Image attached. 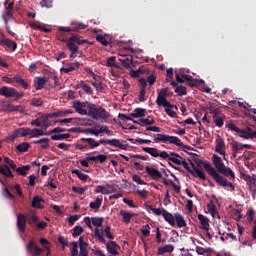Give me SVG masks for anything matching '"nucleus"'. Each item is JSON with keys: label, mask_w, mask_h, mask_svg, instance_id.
Listing matches in <instances>:
<instances>
[{"label": "nucleus", "mask_w": 256, "mask_h": 256, "mask_svg": "<svg viewBox=\"0 0 256 256\" xmlns=\"http://www.w3.org/2000/svg\"><path fill=\"white\" fill-rule=\"evenodd\" d=\"M59 41L61 43H66V47L69 49V43H71L72 45H75V43H77V45H85V43H87V40L82 39L81 36L77 35V34H73L70 38L65 39H59Z\"/></svg>", "instance_id": "11"}, {"label": "nucleus", "mask_w": 256, "mask_h": 256, "mask_svg": "<svg viewBox=\"0 0 256 256\" xmlns=\"http://www.w3.org/2000/svg\"><path fill=\"white\" fill-rule=\"evenodd\" d=\"M120 215L123 217V221L127 225H128V223H131V219H133V217L137 216V214L131 213V212H127L125 210H121L120 211Z\"/></svg>", "instance_id": "32"}, {"label": "nucleus", "mask_w": 256, "mask_h": 256, "mask_svg": "<svg viewBox=\"0 0 256 256\" xmlns=\"http://www.w3.org/2000/svg\"><path fill=\"white\" fill-rule=\"evenodd\" d=\"M83 29H87V25L83 24L81 22H71V27H63L60 26L58 28V31H61V33H79V31H83Z\"/></svg>", "instance_id": "8"}, {"label": "nucleus", "mask_w": 256, "mask_h": 256, "mask_svg": "<svg viewBox=\"0 0 256 256\" xmlns=\"http://www.w3.org/2000/svg\"><path fill=\"white\" fill-rule=\"evenodd\" d=\"M0 45L8 51H15L17 49V42L9 38H2L0 41Z\"/></svg>", "instance_id": "18"}, {"label": "nucleus", "mask_w": 256, "mask_h": 256, "mask_svg": "<svg viewBox=\"0 0 256 256\" xmlns=\"http://www.w3.org/2000/svg\"><path fill=\"white\" fill-rule=\"evenodd\" d=\"M94 236L100 241V243L106 245V249L111 256L119 255V251H121V246H119V244H117V242L115 241L107 242V240H105V237H103V232L99 231V228L95 229Z\"/></svg>", "instance_id": "5"}, {"label": "nucleus", "mask_w": 256, "mask_h": 256, "mask_svg": "<svg viewBox=\"0 0 256 256\" xmlns=\"http://www.w3.org/2000/svg\"><path fill=\"white\" fill-rule=\"evenodd\" d=\"M0 96L6 99H14V101H19L25 97V92H19L14 87L2 86L0 88Z\"/></svg>", "instance_id": "7"}, {"label": "nucleus", "mask_w": 256, "mask_h": 256, "mask_svg": "<svg viewBox=\"0 0 256 256\" xmlns=\"http://www.w3.org/2000/svg\"><path fill=\"white\" fill-rule=\"evenodd\" d=\"M79 44L75 43V44H72V43H69L68 44V49L69 51H71V54H70V59L73 60L75 59V57H77V55H79Z\"/></svg>", "instance_id": "29"}, {"label": "nucleus", "mask_w": 256, "mask_h": 256, "mask_svg": "<svg viewBox=\"0 0 256 256\" xmlns=\"http://www.w3.org/2000/svg\"><path fill=\"white\" fill-rule=\"evenodd\" d=\"M212 161L214 167H216L217 170H215V168H213V166H211V164H209L208 162L200 161V163L201 165H203L208 175H210L214 179V181H216V183L220 185V187H230L232 191H235V186L233 185V183L229 182L227 178H225L230 177L231 179H235V172H233L231 168L225 166V163H223V160H221V157L217 154H213ZM219 173H221L225 177L221 176V174Z\"/></svg>", "instance_id": "1"}, {"label": "nucleus", "mask_w": 256, "mask_h": 256, "mask_svg": "<svg viewBox=\"0 0 256 256\" xmlns=\"http://www.w3.org/2000/svg\"><path fill=\"white\" fill-rule=\"evenodd\" d=\"M154 143H170L176 145L177 147H180V149H182V151H184L185 153H187V151H193V148L191 146L185 145L177 136L157 134L154 138Z\"/></svg>", "instance_id": "3"}, {"label": "nucleus", "mask_w": 256, "mask_h": 256, "mask_svg": "<svg viewBox=\"0 0 256 256\" xmlns=\"http://www.w3.org/2000/svg\"><path fill=\"white\" fill-rule=\"evenodd\" d=\"M59 41L61 43H66V47L69 49V43H71L72 45H75V43H77V45H85V43H87V40L82 39L81 36L77 35V34H73L70 38L65 39H59Z\"/></svg>", "instance_id": "12"}, {"label": "nucleus", "mask_w": 256, "mask_h": 256, "mask_svg": "<svg viewBox=\"0 0 256 256\" xmlns=\"http://www.w3.org/2000/svg\"><path fill=\"white\" fill-rule=\"evenodd\" d=\"M198 221L200 222L201 227L202 229H204V231H209V218L205 217L203 214H199Z\"/></svg>", "instance_id": "30"}, {"label": "nucleus", "mask_w": 256, "mask_h": 256, "mask_svg": "<svg viewBox=\"0 0 256 256\" xmlns=\"http://www.w3.org/2000/svg\"><path fill=\"white\" fill-rule=\"evenodd\" d=\"M140 123H142V125H155V120L153 117L148 116L147 118H141Z\"/></svg>", "instance_id": "53"}, {"label": "nucleus", "mask_w": 256, "mask_h": 256, "mask_svg": "<svg viewBox=\"0 0 256 256\" xmlns=\"http://www.w3.org/2000/svg\"><path fill=\"white\" fill-rule=\"evenodd\" d=\"M77 87L83 89L86 92V95H93V90L91 89V86L87 85L85 81L81 80L80 82H78Z\"/></svg>", "instance_id": "35"}, {"label": "nucleus", "mask_w": 256, "mask_h": 256, "mask_svg": "<svg viewBox=\"0 0 256 256\" xmlns=\"http://www.w3.org/2000/svg\"><path fill=\"white\" fill-rule=\"evenodd\" d=\"M162 216L164 217V220L166 223L170 224L171 227H175V214H171L169 211L165 210V208H162Z\"/></svg>", "instance_id": "21"}, {"label": "nucleus", "mask_w": 256, "mask_h": 256, "mask_svg": "<svg viewBox=\"0 0 256 256\" xmlns=\"http://www.w3.org/2000/svg\"><path fill=\"white\" fill-rule=\"evenodd\" d=\"M91 85L95 87L96 91H103V82L101 81V77L97 74H93Z\"/></svg>", "instance_id": "22"}, {"label": "nucleus", "mask_w": 256, "mask_h": 256, "mask_svg": "<svg viewBox=\"0 0 256 256\" xmlns=\"http://www.w3.org/2000/svg\"><path fill=\"white\" fill-rule=\"evenodd\" d=\"M87 115L96 121H99V119H109V112H107L105 108L93 103L90 104V109Z\"/></svg>", "instance_id": "6"}, {"label": "nucleus", "mask_w": 256, "mask_h": 256, "mask_svg": "<svg viewBox=\"0 0 256 256\" xmlns=\"http://www.w3.org/2000/svg\"><path fill=\"white\" fill-rule=\"evenodd\" d=\"M29 147H31L29 142H22L16 146V149L19 151V153H27V151H29Z\"/></svg>", "instance_id": "42"}, {"label": "nucleus", "mask_w": 256, "mask_h": 256, "mask_svg": "<svg viewBox=\"0 0 256 256\" xmlns=\"http://www.w3.org/2000/svg\"><path fill=\"white\" fill-rule=\"evenodd\" d=\"M31 128H19L16 129L12 135L13 139H17V137H27L30 136Z\"/></svg>", "instance_id": "24"}, {"label": "nucleus", "mask_w": 256, "mask_h": 256, "mask_svg": "<svg viewBox=\"0 0 256 256\" xmlns=\"http://www.w3.org/2000/svg\"><path fill=\"white\" fill-rule=\"evenodd\" d=\"M231 146H232V153H239V151H242V149H244L243 144L237 141H232Z\"/></svg>", "instance_id": "47"}, {"label": "nucleus", "mask_w": 256, "mask_h": 256, "mask_svg": "<svg viewBox=\"0 0 256 256\" xmlns=\"http://www.w3.org/2000/svg\"><path fill=\"white\" fill-rule=\"evenodd\" d=\"M162 107H166L165 108V113L169 116L172 117V119H177V112H175L173 110V104H171V102H169V105H162Z\"/></svg>", "instance_id": "34"}, {"label": "nucleus", "mask_w": 256, "mask_h": 256, "mask_svg": "<svg viewBox=\"0 0 256 256\" xmlns=\"http://www.w3.org/2000/svg\"><path fill=\"white\" fill-rule=\"evenodd\" d=\"M175 223L179 229L187 227V221H185V217L181 213H175Z\"/></svg>", "instance_id": "27"}, {"label": "nucleus", "mask_w": 256, "mask_h": 256, "mask_svg": "<svg viewBox=\"0 0 256 256\" xmlns=\"http://www.w3.org/2000/svg\"><path fill=\"white\" fill-rule=\"evenodd\" d=\"M225 114L223 113H219V114H216L215 116L212 117L213 121H214V125L216 127H223V125H225Z\"/></svg>", "instance_id": "25"}, {"label": "nucleus", "mask_w": 256, "mask_h": 256, "mask_svg": "<svg viewBox=\"0 0 256 256\" xmlns=\"http://www.w3.org/2000/svg\"><path fill=\"white\" fill-rule=\"evenodd\" d=\"M1 109L5 113H13V104L4 103V104L1 105Z\"/></svg>", "instance_id": "55"}, {"label": "nucleus", "mask_w": 256, "mask_h": 256, "mask_svg": "<svg viewBox=\"0 0 256 256\" xmlns=\"http://www.w3.org/2000/svg\"><path fill=\"white\" fill-rule=\"evenodd\" d=\"M72 107L78 115H88L89 109L91 108V102H81L76 100L73 102Z\"/></svg>", "instance_id": "9"}, {"label": "nucleus", "mask_w": 256, "mask_h": 256, "mask_svg": "<svg viewBox=\"0 0 256 256\" xmlns=\"http://www.w3.org/2000/svg\"><path fill=\"white\" fill-rule=\"evenodd\" d=\"M225 140L221 138V136H217L216 138V147L215 151L216 153H219V155H225Z\"/></svg>", "instance_id": "20"}, {"label": "nucleus", "mask_w": 256, "mask_h": 256, "mask_svg": "<svg viewBox=\"0 0 256 256\" xmlns=\"http://www.w3.org/2000/svg\"><path fill=\"white\" fill-rule=\"evenodd\" d=\"M80 141H84L88 143L91 149H95L99 147V145H110V147H118V149H122L123 151H127V147L129 144L122 143L119 139H100L98 142L95 138H81Z\"/></svg>", "instance_id": "2"}, {"label": "nucleus", "mask_w": 256, "mask_h": 256, "mask_svg": "<svg viewBox=\"0 0 256 256\" xmlns=\"http://www.w3.org/2000/svg\"><path fill=\"white\" fill-rule=\"evenodd\" d=\"M26 250L28 251V253L31 256H39L41 255V253L44 252L43 249L39 248V246H37V243H35V240H30L28 242V244L26 245Z\"/></svg>", "instance_id": "13"}, {"label": "nucleus", "mask_w": 256, "mask_h": 256, "mask_svg": "<svg viewBox=\"0 0 256 256\" xmlns=\"http://www.w3.org/2000/svg\"><path fill=\"white\" fill-rule=\"evenodd\" d=\"M96 41L101 45H103L104 47H107V45H109V41H107V39H105V36L101 34L96 36Z\"/></svg>", "instance_id": "57"}, {"label": "nucleus", "mask_w": 256, "mask_h": 256, "mask_svg": "<svg viewBox=\"0 0 256 256\" xmlns=\"http://www.w3.org/2000/svg\"><path fill=\"white\" fill-rule=\"evenodd\" d=\"M81 233H83V227H81V226H75V227L73 228L72 236H73V237H79V235H81Z\"/></svg>", "instance_id": "63"}, {"label": "nucleus", "mask_w": 256, "mask_h": 256, "mask_svg": "<svg viewBox=\"0 0 256 256\" xmlns=\"http://www.w3.org/2000/svg\"><path fill=\"white\" fill-rule=\"evenodd\" d=\"M175 251V247L171 244H167L164 247H159L157 251V255H165V253H173Z\"/></svg>", "instance_id": "31"}, {"label": "nucleus", "mask_w": 256, "mask_h": 256, "mask_svg": "<svg viewBox=\"0 0 256 256\" xmlns=\"http://www.w3.org/2000/svg\"><path fill=\"white\" fill-rule=\"evenodd\" d=\"M130 117L133 119H139V117H145V109L136 108L133 113H130Z\"/></svg>", "instance_id": "38"}, {"label": "nucleus", "mask_w": 256, "mask_h": 256, "mask_svg": "<svg viewBox=\"0 0 256 256\" xmlns=\"http://www.w3.org/2000/svg\"><path fill=\"white\" fill-rule=\"evenodd\" d=\"M72 174L77 175V177H78V179H80V181H87V179H89V175L83 173L79 169L72 170Z\"/></svg>", "instance_id": "43"}, {"label": "nucleus", "mask_w": 256, "mask_h": 256, "mask_svg": "<svg viewBox=\"0 0 256 256\" xmlns=\"http://www.w3.org/2000/svg\"><path fill=\"white\" fill-rule=\"evenodd\" d=\"M3 161V158L0 157V163ZM0 173L1 175H4V177H10L13 178V172H11V168L4 164L3 166H0Z\"/></svg>", "instance_id": "28"}, {"label": "nucleus", "mask_w": 256, "mask_h": 256, "mask_svg": "<svg viewBox=\"0 0 256 256\" xmlns=\"http://www.w3.org/2000/svg\"><path fill=\"white\" fill-rule=\"evenodd\" d=\"M168 161H171L175 165H182V167H184V169H186V171H188L190 175H193V177H199V179H202L203 181H207V176H205V172L197 168L195 164H193V162H191V165L193 167V169H191L189 167V163H187V161H185L184 158L182 160H179L178 158H175V157H169Z\"/></svg>", "instance_id": "4"}, {"label": "nucleus", "mask_w": 256, "mask_h": 256, "mask_svg": "<svg viewBox=\"0 0 256 256\" xmlns=\"http://www.w3.org/2000/svg\"><path fill=\"white\" fill-rule=\"evenodd\" d=\"M208 111L210 115H212V117H215V115H219V113L221 112V109L211 105L208 107Z\"/></svg>", "instance_id": "59"}, {"label": "nucleus", "mask_w": 256, "mask_h": 256, "mask_svg": "<svg viewBox=\"0 0 256 256\" xmlns=\"http://www.w3.org/2000/svg\"><path fill=\"white\" fill-rule=\"evenodd\" d=\"M246 181L251 185H256V175L253 174L252 176H247Z\"/></svg>", "instance_id": "64"}, {"label": "nucleus", "mask_w": 256, "mask_h": 256, "mask_svg": "<svg viewBox=\"0 0 256 256\" xmlns=\"http://www.w3.org/2000/svg\"><path fill=\"white\" fill-rule=\"evenodd\" d=\"M142 151L151 155V157H159V150L153 147H143Z\"/></svg>", "instance_id": "37"}, {"label": "nucleus", "mask_w": 256, "mask_h": 256, "mask_svg": "<svg viewBox=\"0 0 256 256\" xmlns=\"http://www.w3.org/2000/svg\"><path fill=\"white\" fill-rule=\"evenodd\" d=\"M228 129L230 131H235V133L238 134V137H242V139H256V131L248 133L247 130H242L239 127H236L234 123H229Z\"/></svg>", "instance_id": "10"}, {"label": "nucleus", "mask_w": 256, "mask_h": 256, "mask_svg": "<svg viewBox=\"0 0 256 256\" xmlns=\"http://www.w3.org/2000/svg\"><path fill=\"white\" fill-rule=\"evenodd\" d=\"M4 163H6V165H9L10 168L13 169H17V164L15 162H13V160H11L9 157H4Z\"/></svg>", "instance_id": "62"}, {"label": "nucleus", "mask_w": 256, "mask_h": 256, "mask_svg": "<svg viewBox=\"0 0 256 256\" xmlns=\"http://www.w3.org/2000/svg\"><path fill=\"white\" fill-rule=\"evenodd\" d=\"M65 131H67V129L65 128H61V127H56L50 131H47L46 135H57V133H65Z\"/></svg>", "instance_id": "56"}, {"label": "nucleus", "mask_w": 256, "mask_h": 256, "mask_svg": "<svg viewBox=\"0 0 256 256\" xmlns=\"http://www.w3.org/2000/svg\"><path fill=\"white\" fill-rule=\"evenodd\" d=\"M40 5L41 7H46V9H51L53 7V0H41Z\"/></svg>", "instance_id": "61"}, {"label": "nucleus", "mask_w": 256, "mask_h": 256, "mask_svg": "<svg viewBox=\"0 0 256 256\" xmlns=\"http://www.w3.org/2000/svg\"><path fill=\"white\" fill-rule=\"evenodd\" d=\"M17 228L20 233H25L27 228V214L19 213L17 215Z\"/></svg>", "instance_id": "15"}, {"label": "nucleus", "mask_w": 256, "mask_h": 256, "mask_svg": "<svg viewBox=\"0 0 256 256\" xmlns=\"http://www.w3.org/2000/svg\"><path fill=\"white\" fill-rule=\"evenodd\" d=\"M175 93H177L179 97H182V95H187V88L182 85L176 86Z\"/></svg>", "instance_id": "51"}, {"label": "nucleus", "mask_w": 256, "mask_h": 256, "mask_svg": "<svg viewBox=\"0 0 256 256\" xmlns=\"http://www.w3.org/2000/svg\"><path fill=\"white\" fill-rule=\"evenodd\" d=\"M31 169V166L29 165H25V166H21V167H16V169H14V171H16V173H18V175H27V171H29Z\"/></svg>", "instance_id": "46"}, {"label": "nucleus", "mask_w": 256, "mask_h": 256, "mask_svg": "<svg viewBox=\"0 0 256 256\" xmlns=\"http://www.w3.org/2000/svg\"><path fill=\"white\" fill-rule=\"evenodd\" d=\"M43 135H47V132H44L41 129L38 128H34V129H30V139H33L35 137H43Z\"/></svg>", "instance_id": "36"}, {"label": "nucleus", "mask_w": 256, "mask_h": 256, "mask_svg": "<svg viewBox=\"0 0 256 256\" xmlns=\"http://www.w3.org/2000/svg\"><path fill=\"white\" fill-rule=\"evenodd\" d=\"M95 193H101L102 195H109V190L107 189V186L98 185L96 189L94 190Z\"/></svg>", "instance_id": "49"}, {"label": "nucleus", "mask_w": 256, "mask_h": 256, "mask_svg": "<svg viewBox=\"0 0 256 256\" xmlns=\"http://www.w3.org/2000/svg\"><path fill=\"white\" fill-rule=\"evenodd\" d=\"M103 233L105 234L107 239H110L111 241H113V239H115V235H113V233H111V226H106L104 231H102V234Z\"/></svg>", "instance_id": "52"}, {"label": "nucleus", "mask_w": 256, "mask_h": 256, "mask_svg": "<svg viewBox=\"0 0 256 256\" xmlns=\"http://www.w3.org/2000/svg\"><path fill=\"white\" fill-rule=\"evenodd\" d=\"M41 203H43V198L39 196H34L32 200V207H34L35 209H43V205Z\"/></svg>", "instance_id": "40"}, {"label": "nucleus", "mask_w": 256, "mask_h": 256, "mask_svg": "<svg viewBox=\"0 0 256 256\" xmlns=\"http://www.w3.org/2000/svg\"><path fill=\"white\" fill-rule=\"evenodd\" d=\"M181 77H182V79H185V81H188L189 87H197V85H203V83H205V80L195 79L191 75L182 74Z\"/></svg>", "instance_id": "16"}, {"label": "nucleus", "mask_w": 256, "mask_h": 256, "mask_svg": "<svg viewBox=\"0 0 256 256\" xmlns=\"http://www.w3.org/2000/svg\"><path fill=\"white\" fill-rule=\"evenodd\" d=\"M145 171L149 175V177H151V179H153L154 181H158V179H161L163 177L161 171L151 166H146Z\"/></svg>", "instance_id": "17"}, {"label": "nucleus", "mask_w": 256, "mask_h": 256, "mask_svg": "<svg viewBox=\"0 0 256 256\" xmlns=\"http://www.w3.org/2000/svg\"><path fill=\"white\" fill-rule=\"evenodd\" d=\"M71 134H53L51 136L52 141H64V139H70Z\"/></svg>", "instance_id": "44"}, {"label": "nucleus", "mask_w": 256, "mask_h": 256, "mask_svg": "<svg viewBox=\"0 0 256 256\" xmlns=\"http://www.w3.org/2000/svg\"><path fill=\"white\" fill-rule=\"evenodd\" d=\"M35 145H41V149H49V138H41L39 140L34 141Z\"/></svg>", "instance_id": "39"}, {"label": "nucleus", "mask_w": 256, "mask_h": 256, "mask_svg": "<svg viewBox=\"0 0 256 256\" xmlns=\"http://www.w3.org/2000/svg\"><path fill=\"white\" fill-rule=\"evenodd\" d=\"M91 221L94 227H103V221H104L103 217H92Z\"/></svg>", "instance_id": "48"}, {"label": "nucleus", "mask_w": 256, "mask_h": 256, "mask_svg": "<svg viewBox=\"0 0 256 256\" xmlns=\"http://www.w3.org/2000/svg\"><path fill=\"white\" fill-rule=\"evenodd\" d=\"M141 233L143 237H149L151 235V226L149 224L142 226Z\"/></svg>", "instance_id": "54"}, {"label": "nucleus", "mask_w": 256, "mask_h": 256, "mask_svg": "<svg viewBox=\"0 0 256 256\" xmlns=\"http://www.w3.org/2000/svg\"><path fill=\"white\" fill-rule=\"evenodd\" d=\"M168 91L169 88H163L158 93L156 103L159 107H162L163 105H169V101H167V97H169Z\"/></svg>", "instance_id": "14"}, {"label": "nucleus", "mask_w": 256, "mask_h": 256, "mask_svg": "<svg viewBox=\"0 0 256 256\" xmlns=\"http://www.w3.org/2000/svg\"><path fill=\"white\" fill-rule=\"evenodd\" d=\"M49 81V77L44 76L42 78H35L34 80V87L36 89V91H41V89H43V87H45V83H47Z\"/></svg>", "instance_id": "23"}, {"label": "nucleus", "mask_w": 256, "mask_h": 256, "mask_svg": "<svg viewBox=\"0 0 256 256\" xmlns=\"http://www.w3.org/2000/svg\"><path fill=\"white\" fill-rule=\"evenodd\" d=\"M103 203V199L96 198L94 202H90V209H99Z\"/></svg>", "instance_id": "50"}, {"label": "nucleus", "mask_w": 256, "mask_h": 256, "mask_svg": "<svg viewBox=\"0 0 256 256\" xmlns=\"http://www.w3.org/2000/svg\"><path fill=\"white\" fill-rule=\"evenodd\" d=\"M118 61L122 63L125 69H131V63H133V56H124L123 58H119Z\"/></svg>", "instance_id": "33"}, {"label": "nucleus", "mask_w": 256, "mask_h": 256, "mask_svg": "<svg viewBox=\"0 0 256 256\" xmlns=\"http://www.w3.org/2000/svg\"><path fill=\"white\" fill-rule=\"evenodd\" d=\"M27 223L30 227H35L37 222L39 221V216L35 213H27L26 214Z\"/></svg>", "instance_id": "26"}, {"label": "nucleus", "mask_w": 256, "mask_h": 256, "mask_svg": "<svg viewBox=\"0 0 256 256\" xmlns=\"http://www.w3.org/2000/svg\"><path fill=\"white\" fill-rule=\"evenodd\" d=\"M79 244L77 242H72V250L71 255L72 256H79Z\"/></svg>", "instance_id": "60"}, {"label": "nucleus", "mask_w": 256, "mask_h": 256, "mask_svg": "<svg viewBox=\"0 0 256 256\" xmlns=\"http://www.w3.org/2000/svg\"><path fill=\"white\" fill-rule=\"evenodd\" d=\"M88 161H100V163H105L107 161V155L99 154L98 156H88Z\"/></svg>", "instance_id": "41"}, {"label": "nucleus", "mask_w": 256, "mask_h": 256, "mask_svg": "<svg viewBox=\"0 0 256 256\" xmlns=\"http://www.w3.org/2000/svg\"><path fill=\"white\" fill-rule=\"evenodd\" d=\"M30 104L32 105V107H42L43 100L41 98H33Z\"/></svg>", "instance_id": "58"}, {"label": "nucleus", "mask_w": 256, "mask_h": 256, "mask_svg": "<svg viewBox=\"0 0 256 256\" xmlns=\"http://www.w3.org/2000/svg\"><path fill=\"white\" fill-rule=\"evenodd\" d=\"M13 81L14 83H16L17 85H20V87H22V89H29L30 85H31V81L29 80H25L24 78H22L21 75L17 74L13 77Z\"/></svg>", "instance_id": "19"}, {"label": "nucleus", "mask_w": 256, "mask_h": 256, "mask_svg": "<svg viewBox=\"0 0 256 256\" xmlns=\"http://www.w3.org/2000/svg\"><path fill=\"white\" fill-rule=\"evenodd\" d=\"M79 62H76L75 64H72L68 67H63L61 69L62 73H71V71H77V69H79Z\"/></svg>", "instance_id": "45"}]
</instances>
